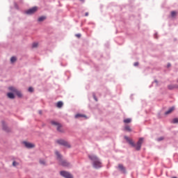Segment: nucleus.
I'll use <instances>...</instances> for the list:
<instances>
[{"label":"nucleus","instance_id":"obj_8","mask_svg":"<svg viewBox=\"0 0 178 178\" xmlns=\"http://www.w3.org/2000/svg\"><path fill=\"white\" fill-rule=\"evenodd\" d=\"M24 145L26 148H34V147H35V144L29 142H24Z\"/></svg>","mask_w":178,"mask_h":178},{"label":"nucleus","instance_id":"obj_16","mask_svg":"<svg viewBox=\"0 0 178 178\" xmlns=\"http://www.w3.org/2000/svg\"><path fill=\"white\" fill-rule=\"evenodd\" d=\"M45 19H47V17L42 16V17H39L38 21V22H44V20H45Z\"/></svg>","mask_w":178,"mask_h":178},{"label":"nucleus","instance_id":"obj_26","mask_svg":"<svg viewBox=\"0 0 178 178\" xmlns=\"http://www.w3.org/2000/svg\"><path fill=\"white\" fill-rule=\"evenodd\" d=\"M40 163H41V165H45V161H44V160H40Z\"/></svg>","mask_w":178,"mask_h":178},{"label":"nucleus","instance_id":"obj_14","mask_svg":"<svg viewBox=\"0 0 178 178\" xmlns=\"http://www.w3.org/2000/svg\"><path fill=\"white\" fill-rule=\"evenodd\" d=\"M76 119L79 118H86V119H87V116L83 115V114H76L75 115Z\"/></svg>","mask_w":178,"mask_h":178},{"label":"nucleus","instance_id":"obj_20","mask_svg":"<svg viewBox=\"0 0 178 178\" xmlns=\"http://www.w3.org/2000/svg\"><path fill=\"white\" fill-rule=\"evenodd\" d=\"M16 60H17L16 57H15V56L11 57V58H10L11 63L16 62Z\"/></svg>","mask_w":178,"mask_h":178},{"label":"nucleus","instance_id":"obj_27","mask_svg":"<svg viewBox=\"0 0 178 178\" xmlns=\"http://www.w3.org/2000/svg\"><path fill=\"white\" fill-rule=\"evenodd\" d=\"M76 36L78 37V38H80V37H81V35H80V34H76Z\"/></svg>","mask_w":178,"mask_h":178},{"label":"nucleus","instance_id":"obj_2","mask_svg":"<svg viewBox=\"0 0 178 178\" xmlns=\"http://www.w3.org/2000/svg\"><path fill=\"white\" fill-rule=\"evenodd\" d=\"M88 158L90 159V161H92L94 168L96 169L101 168V161H99V159H98L97 156L94 154H89Z\"/></svg>","mask_w":178,"mask_h":178},{"label":"nucleus","instance_id":"obj_17","mask_svg":"<svg viewBox=\"0 0 178 178\" xmlns=\"http://www.w3.org/2000/svg\"><path fill=\"white\" fill-rule=\"evenodd\" d=\"M124 130H125V131H131V128H130L129 126L126 125L124 127Z\"/></svg>","mask_w":178,"mask_h":178},{"label":"nucleus","instance_id":"obj_13","mask_svg":"<svg viewBox=\"0 0 178 178\" xmlns=\"http://www.w3.org/2000/svg\"><path fill=\"white\" fill-rule=\"evenodd\" d=\"M8 90H10V91H13V92H16V91L17 90V89H16V88H15V87H13V86H10L9 88H8Z\"/></svg>","mask_w":178,"mask_h":178},{"label":"nucleus","instance_id":"obj_21","mask_svg":"<svg viewBox=\"0 0 178 178\" xmlns=\"http://www.w3.org/2000/svg\"><path fill=\"white\" fill-rule=\"evenodd\" d=\"M16 95H17V97H22V92L19 90H17V91L15 92Z\"/></svg>","mask_w":178,"mask_h":178},{"label":"nucleus","instance_id":"obj_32","mask_svg":"<svg viewBox=\"0 0 178 178\" xmlns=\"http://www.w3.org/2000/svg\"><path fill=\"white\" fill-rule=\"evenodd\" d=\"M168 67H170V64H168Z\"/></svg>","mask_w":178,"mask_h":178},{"label":"nucleus","instance_id":"obj_19","mask_svg":"<svg viewBox=\"0 0 178 178\" xmlns=\"http://www.w3.org/2000/svg\"><path fill=\"white\" fill-rule=\"evenodd\" d=\"M131 118H127L124 120V123H131Z\"/></svg>","mask_w":178,"mask_h":178},{"label":"nucleus","instance_id":"obj_30","mask_svg":"<svg viewBox=\"0 0 178 178\" xmlns=\"http://www.w3.org/2000/svg\"><path fill=\"white\" fill-rule=\"evenodd\" d=\"M94 99H95V101H98V99H97V97L95 96H94Z\"/></svg>","mask_w":178,"mask_h":178},{"label":"nucleus","instance_id":"obj_1","mask_svg":"<svg viewBox=\"0 0 178 178\" xmlns=\"http://www.w3.org/2000/svg\"><path fill=\"white\" fill-rule=\"evenodd\" d=\"M124 138L131 147H134V148L136 149V151H140L141 149V145H143V143H144V138H140L136 144H135L134 142H133V140L130 139L128 136H124Z\"/></svg>","mask_w":178,"mask_h":178},{"label":"nucleus","instance_id":"obj_15","mask_svg":"<svg viewBox=\"0 0 178 178\" xmlns=\"http://www.w3.org/2000/svg\"><path fill=\"white\" fill-rule=\"evenodd\" d=\"M56 106H57V108H62V106H63V102H57Z\"/></svg>","mask_w":178,"mask_h":178},{"label":"nucleus","instance_id":"obj_12","mask_svg":"<svg viewBox=\"0 0 178 178\" xmlns=\"http://www.w3.org/2000/svg\"><path fill=\"white\" fill-rule=\"evenodd\" d=\"M7 97H8V98H10V99H14V98H15V95H13V93H12V92H8V93L7 94Z\"/></svg>","mask_w":178,"mask_h":178},{"label":"nucleus","instance_id":"obj_24","mask_svg":"<svg viewBox=\"0 0 178 178\" xmlns=\"http://www.w3.org/2000/svg\"><path fill=\"white\" fill-rule=\"evenodd\" d=\"M17 165H19V163H17L16 161L13 162V166H17Z\"/></svg>","mask_w":178,"mask_h":178},{"label":"nucleus","instance_id":"obj_28","mask_svg":"<svg viewBox=\"0 0 178 178\" xmlns=\"http://www.w3.org/2000/svg\"><path fill=\"white\" fill-rule=\"evenodd\" d=\"M134 66H138V63H137V62H136V63H134Z\"/></svg>","mask_w":178,"mask_h":178},{"label":"nucleus","instance_id":"obj_9","mask_svg":"<svg viewBox=\"0 0 178 178\" xmlns=\"http://www.w3.org/2000/svg\"><path fill=\"white\" fill-rule=\"evenodd\" d=\"M118 169H119V170H120V172L122 173H126V168H124V166H123V165L119 164Z\"/></svg>","mask_w":178,"mask_h":178},{"label":"nucleus","instance_id":"obj_5","mask_svg":"<svg viewBox=\"0 0 178 178\" xmlns=\"http://www.w3.org/2000/svg\"><path fill=\"white\" fill-rule=\"evenodd\" d=\"M38 10V8L37 7H33L32 8H30L29 10H27L25 13L26 15H33V13H35Z\"/></svg>","mask_w":178,"mask_h":178},{"label":"nucleus","instance_id":"obj_25","mask_svg":"<svg viewBox=\"0 0 178 178\" xmlns=\"http://www.w3.org/2000/svg\"><path fill=\"white\" fill-rule=\"evenodd\" d=\"M29 92H33V91H34V89L31 87L29 88Z\"/></svg>","mask_w":178,"mask_h":178},{"label":"nucleus","instance_id":"obj_11","mask_svg":"<svg viewBox=\"0 0 178 178\" xmlns=\"http://www.w3.org/2000/svg\"><path fill=\"white\" fill-rule=\"evenodd\" d=\"M176 88H178L177 85H169L168 86V90H175Z\"/></svg>","mask_w":178,"mask_h":178},{"label":"nucleus","instance_id":"obj_4","mask_svg":"<svg viewBox=\"0 0 178 178\" xmlns=\"http://www.w3.org/2000/svg\"><path fill=\"white\" fill-rule=\"evenodd\" d=\"M56 143L59 144V145H63V147H66L67 148H70L72 147L67 141L63 139H58L56 141Z\"/></svg>","mask_w":178,"mask_h":178},{"label":"nucleus","instance_id":"obj_18","mask_svg":"<svg viewBox=\"0 0 178 178\" xmlns=\"http://www.w3.org/2000/svg\"><path fill=\"white\" fill-rule=\"evenodd\" d=\"M177 15V13L176 11H172L171 12L172 17H176Z\"/></svg>","mask_w":178,"mask_h":178},{"label":"nucleus","instance_id":"obj_22","mask_svg":"<svg viewBox=\"0 0 178 178\" xmlns=\"http://www.w3.org/2000/svg\"><path fill=\"white\" fill-rule=\"evenodd\" d=\"M171 123H173L174 124L178 123V118H174Z\"/></svg>","mask_w":178,"mask_h":178},{"label":"nucleus","instance_id":"obj_33","mask_svg":"<svg viewBox=\"0 0 178 178\" xmlns=\"http://www.w3.org/2000/svg\"><path fill=\"white\" fill-rule=\"evenodd\" d=\"M39 113L41 115V113H42L41 111H39Z\"/></svg>","mask_w":178,"mask_h":178},{"label":"nucleus","instance_id":"obj_6","mask_svg":"<svg viewBox=\"0 0 178 178\" xmlns=\"http://www.w3.org/2000/svg\"><path fill=\"white\" fill-rule=\"evenodd\" d=\"M51 124H53V126L57 127L58 131H60V133H62V131H63V130L60 129H62V125H60V124H59L58 122H56V121H51Z\"/></svg>","mask_w":178,"mask_h":178},{"label":"nucleus","instance_id":"obj_29","mask_svg":"<svg viewBox=\"0 0 178 178\" xmlns=\"http://www.w3.org/2000/svg\"><path fill=\"white\" fill-rule=\"evenodd\" d=\"M162 140H163V138H159L158 139L159 141H162Z\"/></svg>","mask_w":178,"mask_h":178},{"label":"nucleus","instance_id":"obj_7","mask_svg":"<svg viewBox=\"0 0 178 178\" xmlns=\"http://www.w3.org/2000/svg\"><path fill=\"white\" fill-rule=\"evenodd\" d=\"M60 174L63 176V177L65 178H73V175L66 171H61Z\"/></svg>","mask_w":178,"mask_h":178},{"label":"nucleus","instance_id":"obj_3","mask_svg":"<svg viewBox=\"0 0 178 178\" xmlns=\"http://www.w3.org/2000/svg\"><path fill=\"white\" fill-rule=\"evenodd\" d=\"M55 154L57 156V159H58L60 165H61L62 166H69V163H67V161H66V160H63V159H62V155H60L59 152L56 151Z\"/></svg>","mask_w":178,"mask_h":178},{"label":"nucleus","instance_id":"obj_23","mask_svg":"<svg viewBox=\"0 0 178 178\" xmlns=\"http://www.w3.org/2000/svg\"><path fill=\"white\" fill-rule=\"evenodd\" d=\"M37 47H38V43L34 42L32 44V47L37 48Z\"/></svg>","mask_w":178,"mask_h":178},{"label":"nucleus","instance_id":"obj_10","mask_svg":"<svg viewBox=\"0 0 178 178\" xmlns=\"http://www.w3.org/2000/svg\"><path fill=\"white\" fill-rule=\"evenodd\" d=\"M173 111H175V107H171L167 111H165V115H170V113H172Z\"/></svg>","mask_w":178,"mask_h":178},{"label":"nucleus","instance_id":"obj_31","mask_svg":"<svg viewBox=\"0 0 178 178\" xmlns=\"http://www.w3.org/2000/svg\"><path fill=\"white\" fill-rule=\"evenodd\" d=\"M85 16H88V13H86Z\"/></svg>","mask_w":178,"mask_h":178}]
</instances>
